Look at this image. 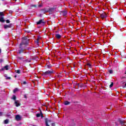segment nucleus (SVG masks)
Returning <instances> with one entry per match:
<instances>
[{
  "label": "nucleus",
  "instance_id": "12",
  "mask_svg": "<svg viewBox=\"0 0 126 126\" xmlns=\"http://www.w3.org/2000/svg\"><path fill=\"white\" fill-rule=\"evenodd\" d=\"M61 14H62L64 16H65V15L67 14V12L66 11H63L61 12Z\"/></svg>",
  "mask_w": 126,
  "mask_h": 126
},
{
  "label": "nucleus",
  "instance_id": "35",
  "mask_svg": "<svg viewBox=\"0 0 126 126\" xmlns=\"http://www.w3.org/2000/svg\"><path fill=\"white\" fill-rule=\"evenodd\" d=\"M42 7V5L41 4L38 5V7Z\"/></svg>",
  "mask_w": 126,
  "mask_h": 126
},
{
  "label": "nucleus",
  "instance_id": "34",
  "mask_svg": "<svg viewBox=\"0 0 126 126\" xmlns=\"http://www.w3.org/2000/svg\"><path fill=\"white\" fill-rule=\"evenodd\" d=\"M7 117H8L9 118H11L10 115H7Z\"/></svg>",
  "mask_w": 126,
  "mask_h": 126
},
{
  "label": "nucleus",
  "instance_id": "38",
  "mask_svg": "<svg viewBox=\"0 0 126 126\" xmlns=\"http://www.w3.org/2000/svg\"><path fill=\"white\" fill-rule=\"evenodd\" d=\"M23 84L24 85L26 84V81L23 82Z\"/></svg>",
  "mask_w": 126,
  "mask_h": 126
},
{
  "label": "nucleus",
  "instance_id": "30",
  "mask_svg": "<svg viewBox=\"0 0 126 126\" xmlns=\"http://www.w3.org/2000/svg\"><path fill=\"white\" fill-rule=\"evenodd\" d=\"M126 78V77L123 76L121 77V79H125Z\"/></svg>",
  "mask_w": 126,
  "mask_h": 126
},
{
  "label": "nucleus",
  "instance_id": "8",
  "mask_svg": "<svg viewBox=\"0 0 126 126\" xmlns=\"http://www.w3.org/2000/svg\"><path fill=\"white\" fill-rule=\"evenodd\" d=\"M8 70V65H7L5 66H4L3 68H2L0 70L3 71V70Z\"/></svg>",
  "mask_w": 126,
  "mask_h": 126
},
{
  "label": "nucleus",
  "instance_id": "11",
  "mask_svg": "<svg viewBox=\"0 0 126 126\" xmlns=\"http://www.w3.org/2000/svg\"><path fill=\"white\" fill-rule=\"evenodd\" d=\"M15 104L16 107H19V106H20V103H19V102H18V100H15Z\"/></svg>",
  "mask_w": 126,
  "mask_h": 126
},
{
  "label": "nucleus",
  "instance_id": "37",
  "mask_svg": "<svg viewBox=\"0 0 126 126\" xmlns=\"http://www.w3.org/2000/svg\"><path fill=\"white\" fill-rule=\"evenodd\" d=\"M31 6H34V7H36V5H32Z\"/></svg>",
  "mask_w": 126,
  "mask_h": 126
},
{
  "label": "nucleus",
  "instance_id": "2",
  "mask_svg": "<svg viewBox=\"0 0 126 126\" xmlns=\"http://www.w3.org/2000/svg\"><path fill=\"white\" fill-rule=\"evenodd\" d=\"M53 73H54V70H48L46 71V72H43V75H44V76H49Z\"/></svg>",
  "mask_w": 126,
  "mask_h": 126
},
{
  "label": "nucleus",
  "instance_id": "36",
  "mask_svg": "<svg viewBox=\"0 0 126 126\" xmlns=\"http://www.w3.org/2000/svg\"><path fill=\"white\" fill-rule=\"evenodd\" d=\"M24 97H25V98H27V95L26 94H25Z\"/></svg>",
  "mask_w": 126,
  "mask_h": 126
},
{
  "label": "nucleus",
  "instance_id": "1",
  "mask_svg": "<svg viewBox=\"0 0 126 126\" xmlns=\"http://www.w3.org/2000/svg\"><path fill=\"white\" fill-rule=\"evenodd\" d=\"M20 44H22V46L26 48V45L28 44V39H27V37H23L22 38V43H21Z\"/></svg>",
  "mask_w": 126,
  "mask_h": 126
},
{
  "label": "nucleus",
  "instance_id": "28",
  "mask_svg": "<svg viewBox=\"0 0 126 126\" xmlns=\"http://www.w3.org/2000/svg\"><path fill=\"white\" fill-rule=\"evenodd\" d=\"M6 79H11V78L10 77H6Z\"/></svg>",
  "mask_w": 126,
  "mask_h": 126
},
{
  "label": "nucleus",
  "instance_id": "23",
  "mask_svg": "<svg viewBox=\"0 0 126 126\" xmlns=\"http://www.w3.org/2000/svg\"><path fill=\"white\" fill-rule=\"evenodd\" d=\"M26 63H30L31 61L30 59H28L26 60Z\"/></svg>",
  "mask_w": 126,
  "mask_h": 126
},
{
  "label": "nucleus",
  "instance_id": "22",
  "mask_svg": "<svg viewBox=\"0 0 126 126\" xmlns=\"http://www.w3.org/2000/svg\"><path fill=\"white\" fill-rule=\"evenodd\" d=\"M47 67H48V68H51L52 67V65H47Z\"/></svg>",
  "mask_w": 126,
  "mask_h": 126
},
{
  "label": "nucleus",
  "instance_id": "31",
  "mask_svg": "<svg viewBox=\"0 0 126 126\" xmlns=\"http://www.w3.org/2000/svg\"><path fill=\"white\" fill-rule=\"evenodd\" d=\"M3 62V60L2 59L0 60V63H2Z\"/></svg>",
  "mask_w": 126,
  "mask_h": 126
},
{
  "label": "nucleus",
  "instance_id": "43",
  "mask_svg": "<svg viewBox=\"0 0 126 126\" xmlns=\"http://www.w3.org/2000/svg\"><path fill=\"white\" fill-rule=\"evenodd\" d=\"M125 78H126V76L125 77Z\"/></svg>",
  "mask_w": 126,
  "mask_h": 126
},
{
  "label": "nucleus",
  "instance_id": "24",
  "mask_svg": "<svg viewBox=\"0 0 126 126\" xmlns=\"http://www.w3.org/2000/svg\"><path fill=\"white\" fill-rule=\"evenodd\" d=\"M35 43H36L37 45H38V44H39V40H38V39H37V40L35 41Z\"/></svg>",
  "mask_w": 126,
  "mask_h": 126
},
{
  "label": "nucleus",
  "instance_id": "17",
  "mask_svg": "<svg viewBox=\"0 0 126 126\" xmlns=\"http://www.w3.org/2000/svg\"><path fill=\"white\" fill-rule=\"evenodd\" d=\"M18 91V88H16L14 90H13V93H16Z\"/></svg>",
  "mask_w": 126,
  "mask_h": 126
},
{
  "label": "nucleus",
  "instance_id": "19",
  "mask_svg": "<svg viewBox=\"0 0 126 126\" xmlns=\"http://www.w3.org/2000/svg\"><path fill=\"white\" fill-rule=\"evenodd\" d=\"M108 72H109V73H110L111 74H112V73H113L114 71H113V70H109L108 71Z\"/></svg>",
  "mask_w": 126,
  "mask_h": 126
},
{
  "label": "nucleus",
  "instance_id": "27",
  "mask_svg": "<svg viewBox=\"0 0 126 126\" xmlns=\"http://www.w3.org/2000/svg\"><path fill=\"white\" fill-rule=\"evenodd\" d=\"M18 60H23V58L20 57H18Z\"/></svg>",
  "mask_w": 126,
  "mask_h": 126
},
{
  "label": "nucleus",
  "instance_id": "18",
  "mask_svg": "<svg viewBox=\"0 0 126 126\" xmlns=\"http://www.w3.org/2000/svg\"><path fill=\"white\" fill-rule=\"evenodd\" d=\"M8 122H9L8 119H6L4 121V124H8Z\"/></svg>",
  "mask_w": 126,
  "mask_h": 126
},
{
  "label": "nucleus",
  "instance_id": "14",
  "mask_svg": "<svg viewBox=\"0 0 126 126\" xmlns=\"http://www.w3.org/2000/svg\"><path fill=\"white\" fill-rule=\"evenodd\" d=\"M120 124L121 126H125V122L122 120L119 121Z\"/></svg>",
  "mask_w": 126,
  "mask_h": 126
},
{
  "label": "nucleus",
  "instance_id": "41",
  "mask_svg": "<svg viewBox=\"0 0 126 126\" xmlns=\"http://www.w3.org/2000/svg\"><path fill=\"white\" fill-rule=\"evenodd\" d=\"M15 0V1H16V0Z\"/></svg>",
  "mask_w": 126,
  "mask_h": 126
},
{
  "label": "nucleus",
  "instance_id": "13",
  "mask_svg": "<svg viewBox=\"0 0 126 126\" xmlns=\"http://www.w3.org/2000/svg\"><path fill=\"white\" fill-rule=\"evenodd\" d=\"M41 116V118H43V115H42V112H41V114L38 113L36 114L37 118H40V117Z\"/></svg>",
  "mask_w": 126,
  "mask_h": 126
},
{
  "label": "nucleus",
  "instance_id": "32",
  "mask_svg": "<svg viewBox=\"0 0 126 126\" xmlns=\"http://www.w3.org/2000/svg\"><path fill=\"white\" fill-rule=\"evenodd\" d=\"M126 84H125V86H123V88H126Z\"/></svg>",
  "mask_w": 126,
  "mask_h": 126
},
{
  "label": "nucleus",
  "instance_id": "16",
  "mask_svg": "<svg viewBox=\"0 0 126 126\" xmlns=\"http://www.w3.org/2000/svg\"><path fill=\"white\" fill-rule=\"evenodd\" d=\"M56 38H57V39H60V38H61V35H60L59 34H56Z\"/></svg>",
  "mask_w": 126,
  "mask_h": 126
},
{
  "label": "nucleus",
  "instance_id": "39",
  "mask_svg": "<svg viewBox=\"0 0 126 126\" xmlns=\"http://www.w3.org/2000/svg\"><path fill=\"white\" fill-rule=\"evenodd\" d=\"M51 125H52V126H55V124H54V123H52Z\"/></svg>",
  "mask_w": 126,
  "mask_h": 126
},
{
  "label": "nucleus",
  "instance_id": "15",
  "mask_svg": "<svg viewBox=\"0 0 126 126\" xmlns=\"http://www.w3.org/2000/svg\"><path fill=\"white\" fill-rule=\"evenodd\" d=\"M69 104H70L69 101H66L64 102V104L65 105H69Z\"/></svg>",
  "mask_w": 126,
  "mask_h": 126
},
{
  "label": "nucleus",
  "instance_id": "42",
  "mask_svg": "<svg viewBox=\"0 0 126 126\" xmlns=\"http://www.w3.org/2000/svg\"><path fill=\"white\" fill-rule=\"evenodd\" d=\"M15 77H16V76H15Z\"/></svg>",
  "mask_w": 126,
  "mask_h": 126
},
{
  "label": "nucleus",
  "instance_id": "9",
  "mask_svg": "<svg viewBox=\"0 0 126 126\" xmlns=\"http://www.w3.org/2000/svg\"><path fill=\"white\" fill-rule=\"evenodd\" d=\"M16 121H20L21 120V117L19 115H17L15 117Z\"/></svg>",
  "mask_w": 126,
  "mask_h": 126
},
{
  "label": "nucleus",
  "instance_id": "33",
  "mask_svg": "<svg viewBox=\"0 0 126 126\" xmlns=\"http://www.w3.org/2000/svg\"><path fill=\"white\" fill-rule=\"evenodd\" d=\"M2 116V112H0V117Z\"/></svg>",
  "mask_w": 126,
  "mask_h": 126
},
{
  "label": "nucleus",
  "instance_id": "20",
  "mask_svg": "<svg viewBox=\"0 0 126 126\" xmlns=\"http://www.w3.org/2000/svg\"><path fill=\"white\" fill-rule=\"evenodd\" d=\"M12 99H13V100H16V96L15 95H13Z\"/></svg>",
  "mask_w": 126,
  "mask_h": 126
},
{
  "label": "nucleus",
  "instance_id": "6",
  "mask_svg": "<svg viewBox=\"0 0 126 126\" xmlns=\"http://www.w3.org/2000/svg\"><path fill=\"white\" fill-rule=\"evenodd\" d=\"M107 14H106V13H103L100 14V17L101 18L104 19V18H106V17H107Z\"/></svg>",
  "mask_w": 126,
  "mask_h": 126
},
{
  "label": "nucleus",
  "instance_id": "3",
  "mask_svg": "<svg viewBox=\"0 0 126 126\" xmlns=\"http://www.w3.org/2000/svg\"><path fill=\"white\" fill-rule=\"evenodd\" d=\"M25 47L22 46V44H20L19 49L18 50V54H21V53H23V51L25 49Z\"/></svg>",
  "mask_w": 126,
  "mask_h": 126
},
{
  "label": "nucleus",
  "instance_id": "21",
  "mask_svg": "<svg viewBox=\"0 0 126 126\" xmlns=\"http://www.w3.org/2000/svg\"><path fill=\"white\" fill-rule=\"evenodd\" d=\"M113 85H114V83H111V84L109 86L110 88H112V87H113Z\"/></svg>",
  "mask_w": 126,
  "mask_h": 126
},
{
  "label": "nucleus",
  "instance_id": "4",
  "mask_svg": "<svg viewBox=\"0 0 126 126\" xmlns=\"http://www.w3.org/2000/svg\"><path fill=\"white\" fill-rule=\"evenodd\" d=\"M3 16H4V14H3V12H0V22H4V19L3 18Z\"/></svg>",
  "mask_w": 126,
  "mask_h": 126
},
{
  "label": "nucleus",
  "instance_id": "10",
  "mask_svg": "<svg viewBox=\"0 0 126 126\" xmlns=\"http://www.w3.org/2000/svg\"><path fill=\"white\" fill-rule=\"evenodd\" d=\"M11 24H10L9 25H4V29H7V28H11Z\"/></svg>",
  "mask_w": 126,
  "mask_h": 126
},
{
  "label": "nucleus",
  "instance_id": "5",
  "mask_svg": "<svg viewBox=\"0 0 126 126\" xmlns=\"http://www.w3.org/2000/svg\"><path fill=\"white\" fill-rule=\"evenodd\" d=\"M51 123H52L51 120H49L48 118H46L45 119V125L46 126H50V125H49V124H51Z\"/></svg>",
  "mask_w": 126,
  "mask_h": 126
},
{
  "label": "nucleus",
  "instance_id": "40",
  "mask_svg": "<svg viewBox=\"0 0 126 126\" xmlns=\"http://www.w3.org/2000/svg\"><path fill=\"white\" fill-rule=\"evenodd\" d=\"M1 53V49H0V54Z\"/></svg>",
  "mask_w": 126,
  "mask_h": 126
},
{
  "label": "nucleus",
  "instance_id": "7",
  "mask_svg": "<svg viewBox=\"0 0 126 126\" xmlns=\"http://www.w3.org/2000/svg\"><path fill=\"white\" fill-rule=\"evenodd\" d=\"M37 25L40 24H45V22H44V20H40L38 22L36 23Z\"/></svg>",
  "mask_w": 126,
  "mask_h": 126
},
{
  "label": "nucleus",
  "instance_id": "25",
  "mask_svg": "<svg viewBox=\"0 0 126 126\" xmlns=\"http://www.w3.org/2000/svg\"><path fill=\"white\" fill-rule=\"evenodd\" d=\"M16 72H17L18 74H20V70H17V71H16Z\"/></svg>",
  "mask_w": 126,
  "mask_h": 126
},
{
  "label": "nucleus",
  "instance_id": "29",
  "mask_svg": "<svg viewBox=\"0 0 126 126\" xmlns=\"http://www.w3.org/2000/svg\"><path fill=\"white\" fill-rule=\"evenodd\" d=\"M87 65L89 67H91V64L90 63H88Z\"/></svg>",
  "mask_w": 126,
  "mask_h": 126
},
{
  "label": "nucleus",
  "instance_id": "26",
  "mask_svg": "<svg viewBox=\"0 0 126 126\" xmlns=\"http://www.w3.org/2000/svg\"><path fill=\"white\" fill-rule=\"evenodd\" d=\"M6 23H10V21H9V20H6Z\"/></svg>",
  "mask_w": 126,
  "mask_h": 126
}]
</instances>
